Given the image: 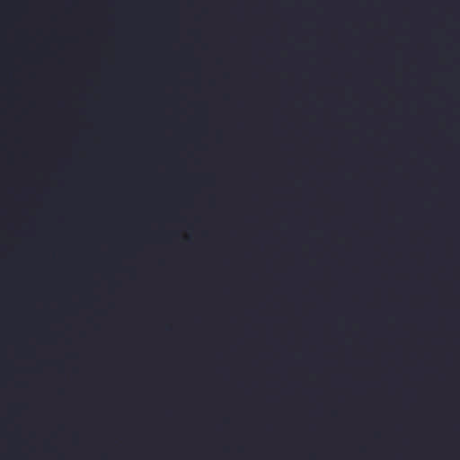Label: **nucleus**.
<instances>
[{
  "label": "nucleus",
  "instance_id": "nucleus-1",
  "mask_svg": "<svg viewBox=\"0 0 460 460\" xmlns=\"http://www.w3.org/2000/svg\"><path fill=\"white\" fill-rule=\"evenodd\" d=\"M66 4L68 6H75V5H77V3L75 2V1H73V2H66Z\"/></svg>",
  "mask_w": 460,
  "mask_h": 460
}]
</instances>
